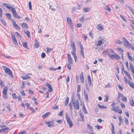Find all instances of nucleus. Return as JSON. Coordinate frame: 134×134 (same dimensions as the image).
<instances>
[{"label": "nucleus", "mask_w": 134, "mask_h": 134, "mask_svg": "<svg viewBox=\"0 0 134 134\" xmlns=\"http://www.w3.org/2000/svg\"><path fill=\"white\" fill-rule=\"evenodd\" d=\"M21 26L23 28H27L28 27L27 24L24 23H23L22 24Z\"/></svg>", "instance_id": "nucleus-31"}, {"label": "nucleus", "mask_w": 134, "mask_h": 134, "mask_svg": "<svg viewBox=\"0 0 134 134\" xmlns=\"http://www.w3.org/2000/svg\"><path fill=\"white\" fill-rule=\"evenodd\" d=\"M84 96L87 102H88V95L85 92H84Z\"/></svg>", "instance_id": "nucleus-24"}, {"label": "nucleus", "mask_w": 134, "mask_h": 134, "mask_svg": "<svg viewBox=\"0 0 134 134\" xmlns=\"http://www.w3.org/2000/svg\"><path fill=\"white\" fill-rule=\"evenodd\" d=\"M45 124L48 125L47 126L49 127H50L53 126V122L52 121H45Z\"/></svg>", "instance_id": "nucleus-10"}, {"label": "nucleus", "mask_w": 134, "mask_h": 134, "mask_svg": "<svg viewBox=\"0 0 134 134\" xmlns=\"http://www.w3.org/2000/svg\"><path fill=\"white\" fill-rule=\"evenodd\" d=\"M73 105L75 109L79 110L80 108L79 101L78 99L76 100L75 103H74Z\"/></svg>", "instance_id": "nucleus-6"}, {"label": "nucleus", "mask_w": 134, "mask_h": 134, "mask_svg": "<svg viewBox=\"0 0 134 134\" xmlns=\"http://www.w3.org/2000/svg\"><path fill=\"white\" fill-rule=\"evenodd\" d=\"M129 47L130 48V47L131 48V49L134 51V46H133L132 44H130V46H129Z\"/></svg>", "instance_id": "nucleus-62"}, {"label": "nucleus", "mask_w": 134, "mask_h": 134, "mask_svg": "<svg viewBox=\"0 0 134 134\" xmlns=\"http://www.w3.org/2000/svg\"><path fill=\"white\" fill-rule=\"evenodd\" d=\"M120 17L122 19V20L125 22H126L127 21V20L122 15H120Z\"/></svg>", "instance_id": "nucleus-46"}, {"label": "nucleus", "mask_w": 134, "mask_h": 134, "mask_svg": "<svg viewBox=\"0 0 134 134\" xmlns=\"http://www.w3.org/2000/svg\"><path fill=\"white\" fill-rule=\"evenodd\" d=\"M127 54L129 59L131 62H133V59L132 57L129 55V52H127Z\"/></svg>", "instance_id": "nucleus-30"}, {"label": "nucleus", "mask_w": 134, "mask_h": 134, "mask_svg": "<svg viewBox=\"0 0 134 134\" xmlns=\"http://www.w3.org/2000/svg\"><path fill=\"white\" fill-rule=\"evenodd\" d=\"M108 56L112 60L116 59L117 60H118L120 59V57L118 54L116 53H114L113 54H108Z\"/></svg>", "instance_id": "nucleus-2"}, {"label": "nucleus", "mask_w": 134, "mask_h": 134, "mask_svg": "<svg viewBox=\"0 0 134 134\" xmlns=\"http://www.w3.org/2000/svg\"><path fill=\"white\" fill-rule=\"evenodd\" d=\"M1 127L2 128V129H1L2 130V132H3L9 129V128L8 127L6 126H1Z\"/></svg>", "instance_id": "nucleus-14"}, {"label": "nucleus", "mask_w": 134, "mask_h": 134, "mask_svg": "<svg viewBox=\"0 0 134 134\" xmlns=\"http://www.w3.org/2000/svg\"><path fill=\"white\" fill-rule=\"evenodd\" d=\"M21 78L23 79V80H26L27 79H30V77L28 75H24L22 76L21 77Z\"/></svg>", "instance_id": "nucleus-19"}, {"label": "nucleus", "mask_w": 134, "mask_h": 134, "mask_svg": "<svg viewBox=\"0 0 134 134\" xmlns=\"http://www.w3.org/2000/svg\"><path fill=\"white\" fill-rule=\"evenodd\" d=\"M116 104V103H113L111 104V106L112 107L111 110L113 111H114L115 112H117L118 110L119 109L118 107L116 106H115V105Z\"/></svg>", "instance_id": "nucleus-7"}, {"label": "nucleus", "mask_w": 134, "mask_h": 134, "mask_svg": "<svg viewBox=\"0 0 134 134\" xmlns=\"http://www.w3.org/2000/svg\"><path fill=\"white\" fill-rule=\"evenodd\" d=\"M109 99V96L108 95H106L105 96V98L104 100V102H107L108 101Z\"/></svg>", "instance_id": "nucleus-45"}, {"label": "nucleus", "mask_w": 134, "mask_h": 134, "mask_svg": "<svg viewBox=\"0 0 134 134\" xmlns=\"http://www.w3.org/2000/svg\"><path fill=\"white\" fill-rule=\"evenodd\" d=\"M104 9L109 12H111V9L109 7L108 5H106L105 6Z\"/></svg>", "instance_id": "nucleus-36"}, {"label": "nucleus", "mask_w": 134, "mask_h": 134, "mask_svg": "<svg viewBox=\"0 0 134 134\" xmlns=\"http://www.w3.org/2000/svg\"><path fill=\"white\" fill-rule=\"evenodd\" d=\"M3 98L4 99H7L8 97L7 94H3Z\"/></svg>", "instance_id": "nucleus-58"}, {"label": "nucleus", "mask_w": 134, "mask_h": 134, "mask_svg": "<svg viewBox=\"0 0 134 134\" xmlns=\"http://www.w3.org/2000/svg\"><path fill=\"white\" fill-rule=\"evenodd\" d=\"M111 87V85L109 83H108V84L107 85H105V87L106 88L107 87Z\"/></svg>", "instance_id": "nucleus-55"}, {"label": "nucleus", "mask_w": 134, "mask_h": 134, "mask_svg": "<svg viewBox=\"0 0 134 134\" xmlns=\"http://www.w3.org/2000/svg\"><path fill=\"white\" fill-rule=\"evenodd\" d=\"M118 118L119 120V126H120L123 120L122 118L120 116L118 117Z\"/></svg>", "instance_id": "nucleus-27"}, {"label": "nucleus", "mask_w": 134, "mask_h": 134, "mask_svg": "<svg viewBox=\"0 0 134 134\" xmlns=\"http://www.w3.org/2000/svg\"><path fill=\"white\" fill-rule=\"evenodd\" d=\"M102 43V42L101 40H99L98 41L96 44L97 46H99L101 45Z\"/></svg>", "instance_id": "nucleus-40"}, {"label": "nucleus", "mask_w": 134, "mask_h": 134, "mask_svg": "<svg viewBox=\"0 0 134 134\" xmlns=\"http://www.w3.org/2000/svg\"><path fill=\"white\" fill-rule=\"evenodd\" d=\"M2 67L4 70L5 73L8 74L11 77H13L12 71L9 68L5 66H2Z\"/></svg>", "instance_id": "nucleus-1"}, {"label": "nucleus", "mask_w": 134, "mask_h": 134, "mask_svg": "<svg viewBox=\"0 0 134 134\" xmlns=\"http://www.w3.org/2000/svg\"><path fill=\"white\" fill-rule=\"evenodd\" d=\"M24 32L25 34H26L28 38H30V32L29 31L27 30L26 31H25Z\"/></svg>", "instance_id": "nucleus-26"}, {"label": "nucleus", "mask_w": 134, "mask_h": 134, "mask_svg": "<svg viewBox=\"0 0 134 134\" xmlns=\"http://www.w3.org/2000/svg\"><path fill=\"white\" fill-rule=\"evenodd\" d=\"M79 115L81 118V121L84 122V115L82 113H79Z\"/></svg>", "instance_id": "nucleus-21"}, {"label": "nucleus", "mask_w": 134, "mask_h": 134, "mask_svg": "<svg viewBox=\"0 0 134 134\" xmlns=\"http://www.w3.org/2000/svg\"><path fill=\"white\" fill-rule=\"evenodd\" d=\"M107 53H108V54H110V53H114V51L112 49H107Z\"/></svg>", "instance_id": "nucleus-28"}, {"label": "nucleus", "mask_w": 134, "mask_h": 134, "mask_svg": "<svg viewBox=\"0 0 134 134\" xmlns=\"http://www.w3.org/2000/svg\"><path fill=\"white\" fill-rule=\"evenodd\" d=\"M124 96L123 94L122 93H118V98H120L121 97V98H122Z\"/></svg>", "instance_id": "nucleus-41"}, {"label": "nucleus", "mask_w": 134, "mask_h": 134, "mask_svg": "<svg viewBox=\"0 0 134 134\" xmlns=\"http://www.w3.org/2000/svg\"><path fill=\"white\" fill-rule=\"evenodd\" d=\"M81 91V85H78L77 87V92H80Z\"/></svg>", "instance_id": "nucleus-50"}, {"label": "nucleus", "mask_w": 134, "mask_h": 134, "mask_svg": "<svg viewBox=\"0 0 134 134\" xmlns=\"http://www.w3.org/2000/svg\"><path fill=\"white\" fill-rule=\"evenodd\" d=\"M35 42L34 44V46L36 48H38L39 47V43L37 40L36 38L35 40Z\"/></svg>", "instance_id": "nucleus-17"}, {"label": "nucleus", "mask_w": 134, "mask_h": 134, "mask_svg": "<svg viewBox=\"0 0 134 134\" xmlns=\"http://www.w3.org/2000/svg\"><path fill=\"white\" fill-rule=\"evenodd\" d=\"M98 105L99 107L101 109H107V107H106L103 105H101L99 104H98Z\"/></svg>", "instance_id": "nucleus-37"}, {"label": "nucleus", "mask_w": 134, "mask_h": 134, "mask_svg": "<svg viewBox=\"0 0 134 134\" xmlns=\"http://www.w3.org/2000/svg\"><path fill=\"white\" fill-rule=\"evenodd\" d=\"M80 79L81 82L83 83H84V77L83 76V73L82 72L80 76Z\"/></svg>", "instance_id": "nucleus-15"}, {"label": "nucleus", "mask_w": 134, "mask_h": 134, "mask_svg": "<svg viewBox=\"0 0 134 134\" xmlns=\"http://www.w3.org/2000/svg\"><path fill=\"white\" fill-rule=\"evenodd\" d=\"M82 110L84 114H85L87 113V110L84 104L83 105Z\"/></svg>", "instance_id": "nucleus-35"}, {"label": "nucleus", "mask_w": 134, "mask_h": 134, "mask_svg": "<svg viewBox=\"0 0 134 134\" xmlns=\"http://www.w3.org/2000/svg\"><path fill=\"white\" fill-rule=\"evenodd\" d=\"M82 25L81 23H77L76 24V26L77 28H79L81 27Z\"/></svg>", "instance_id": "nucleus-56"}, {"label": "nucleus", "mask_w": 134, "mask_h": 134, "mask_svg": "<svg viewBox=\"0 0 134 134\" xmlns=\"http://www.w3.org/2000/svg\"><path fill=\"white\" fill-rule=\"evenodd\" d=\"M124 78L125 83H128V82H129V81H129L127 80V79L125 77H124Z\"/></svg>", "instance_id": "nucleus-52"}, {"label": "nucleus", "mask_w": 134, "mask_h": 134, "mask_svg": "<svg viewBox=\"0 0 134 134\" xmlns=\"http://www.w3.org/2000/svg\"><path fill=\"white\" fill-rule=\"evenodd\" d=\"M91 10V8L89 7L85 8L83 9L84 12L85 13L88 12Z\"/></svg>", "instance_id": "nucleus-25"}, {"label": "nucleus", "mask_w": 134, "mask_h": 134, "mask_svg": "<svg viewBox=\"0 0 134 134\" xmlns=\"http://www.w3.org/2000/svg\"><path fill=\"white\" fill-rule=\"evenodd\" d=\"M72 43L71 44V46L72 47V51L71 53H76V47L75 43L74 42H72Z\"/></svg>", "instance_id": "nucleus-9"}, {"label": "nucleus", "mask_w": 134, "mask_h": 134, "mask_svg": "<svg viewBox=\"0 0 134 134\" xmlns=\"http://www.w3.org/2000/svg\"><path fill=\"white\" fill-rule=\"evenodd\" d=\"M8 90V88L7 87L5 86L3 88V94H7V90Z\"/></svg>", "instance_id": "nucleus-16"}, {"label": "nucleus", "mask_w": 134, "mask_h": 134, "mask_svg": "<svg viewBox=\"0 0 134 134\" xmlns=\"http://www.w3.org/2000/svg\"><path fill=\"white\" fill-rule=\"evenodd\" d=\"M80 21L82 23H83L84 21V16H82L79 19Z\"/></svg>", "instance_id": "nucleus-43"}, {"label": "nucleus", "mask_w": 134, "mask_h": 134, "mask_svg": "<svg viewBox=\"0 0 134 134\" xmlns=\"http://www.w3.org/2000/svg\"><path fill=\"white\" fill-rule=\"evenodd\" d=\"M30 110L31 111L32 113H33L35 111V110L33 108L31 107H29Z\"/></svg>", "instance_id": "nucleus-57"}, {"label": "nucleus", "mask_w": 134, "mask_h": 134, "mask_svg": "<svg viewBox=\"0 0 134 134\" xmlns=\"http://www.w3.org/2000/svg\"><path fill=\"white\" fill-rule=\"evenodd\" d=\"M69 97H67L65 101L64 102V104L65 106L67 105L69 103Z\"/></svg>", "instance_id": "nucleus-33"}, {"label": "nucleus", "mask_w": 134, "mask_h": 134, "mask_svg": "<svg viewBox=\"0 0 134 134\" xmlns=\"http://www.w3.org/2000/svg\"><path fill=\"white\" fill-rule=\"evenodd\" d=\"M12 95L13 99H15L17 98V97L15 93H12Z\"/></svg>", "instance_id": "nucleus-44"}, {"label": "nucleus", "mask_w": 134, "mask_h": 134, "mask_svg": "<svg viewBox=\"0 0 134 134\" xmlns=\"http://www.w3.org/2000/svg\"><path fill=\"white\" fill-rule=\"evenodd\" d=\"M117 49L118 51L122 53H123L124 52L123 49L121 48L118 47L117 48Z\"/></svg>", "instance_id": "nucleus-51"}, {"label": "nucleus", "mask_w": 134, "mask_h": 134, "mask_svg": "<svg viewBox=\"0 0 134 134\" xmlns=\"http://www.w3.org/2000/svg\"><path fill=\"white\" fill-rule=\"evenodd\" d=\"M47 53H49L51 52L52 49L51 48H47Z\"/></svg>", "instance_id": "nucleus-47"}, {"label": "nucleus", "mask_w": 134, "mask_h": 134, "mask_svg": "<svg viewBox=\"0 0 134 134\" xmlns=\"http://www.w3.org/2000/svg\"><path fill=\"white\" fill-rule=\"evenodd\" d=\"M45 56H46V54H45V53L44 52L42 53L41 55V57L42 58H44L45 57Z\"/></svg>", "instance_id": "nucleus-63"}, {"label": "nucleus", "mask_w": 134, "mask_h": 134, "mask_svg": "<svg viewBox=\"0 0 134 134\" xmlns=\"http://www.w3.org/2000/svg\"><path fill=\"white\" fill-rule=\"evenodd\" d=\"M11 37L12 38V40L13 41V43L15 45L17 46L18 44L17 43V41L15 37V35L13 34H11Z\"/></svg>", "instance_id": "nucleus-8"}, {"label": "nucleus", "mask_w": 134, "mask_h": 134, "mask_svg": "<svg viewBox=\"0 0 134 134\" xmlns=\"http://www.w3.org/2000/svg\"><path fill=\"white\" fill-rule=\"evenodd\" d=\"M65 115L67 121L69 125V127L71 128L72 126L73 125L72 121L69 117V116L67 115V113H65Z\"/></svg>", "instance_id": "nucleus-3"}, {"label": "nucleus", "mask_w": 134, "mask_h": 134, "mask_svg": "<svg viewBox=\"0 0 134 134\" xmlns=\"http://www.w3.org/2000/svg\"><path fill=\"white\" fill-rule=\"evenodd\" d=\"M45 85L48 87L49 88L48 91L49 92H51L52 91V89L51 85L47 82H46L45 83Z\"/></svg>", "instance_id": "nucleus-13"}, {"label": "nucleus", "mask_w": 134, "mask_h": 134, "mask_svg": "<svg viewBox=\"0 0 134 134\" xmlns=\"http://www.w3.org/2000/svg\"><path fill=\"white\" fill-rule=\"evenodd\" d=\"M50 113L49 112H47L43 114L42 116V117L44 118H45L47 117L49 115H50Z\"/></svg>", "instance_id": "nucleus-23"}, {"label": "nucleus", "mask_w": 134, "mask_h": 134, "mask_svg": "<svg viewBox=\"0 0 134 134\" xmlns=\"http://www.w3.org/2000/svg\"><path fill=\"white\" fill-rule=\"evenodd\" d=\"M3 14L2 9V8H0V18L2 17Z\"/></svg>", "instance_id": "nucleus-48"}, {"label": "nucleus", "mask_w": 134, "mask_h": 134, "mask_svg": "<svg viewBox=\"0 0 134 134\" xmlns=\"http://www.w3.org/2000/svg\"><path fill=\"white\" fill-rule=\"evenodd\" d=\"M67 58L70 64H72V58L71 57L70 54H67Z\"/></svg>", "instance_id": "nucleus-11"}, {"label": "nucleus", "mask_w": 134, "mask_h": 134, "mask_svg": "<svg viewBox=\"0 0 134 134\" xmlns=\"http://www.w3.org/2000/svg\"><path fill=\"white\" fill-rule=\"evenodd\" d=\"M122 42L121 41L118 39H117L116 40L115 42V43H116L118 44H121V43Z\"/></svg>", "instance_id": "nucleus-39"}, {"label": "nucleus", "mask_w": 134, "mask_h": 134, "mask_svg": "<svg viewBox=\"0 0 134 134\" xmlns=\"http://www.w3.org/2000/svg\"><path fill=\"white\" fill-rule=\"evenodd\" d=\"M29 9L30 10H32V5L31 4V2L30 1L29 2Z\"/></svg>", "instance_id": "nucleus-53"}, {"label": "nucleus", "mask_w": 134, "mask_h": 134, "mask_svg": "<svg viewBox=\"0 0 134 134\" xmlns=\"http://www.w3.org/2000/svg\"><path fill=\"white\" fill-rule=\"evenodd\" d=\"M126 7H128V8L130 10L131 13L134 10H133L131 7L129 6H127V5H126Z\"/></svg>", "instance_id": "nucleus-49"}, {"label": "nucleus", "mask_w": 134, "mask_h": 134, "mask_svg": "<svg viewBox=\"0 0 134 134\" xmlns=\"http://www.w3.org/2000/svg\"><path fill=\"white\" fill-rule=\"evenodd\" d=\"M67 67L68 69L69 70H70L71 69V66L70 65V64H68L67 65Z\"/></svg>", "instance_id": "nucleus-61"}, {"label": "nucleus", "mask_w": 134, "mask_h": 134, "mask_svg": "<svg viewBox=\"0 0 134 134\" xmlns=\"http://www.w3.org/2000/svg\"><path fill=\"white\" fill-rule=\"evenodd\" d=\"M128 84L130 86L134 89V83H133L130 81H129Z\"/></svg>", "instance_id": "nucleus-34"}, {"label": "nucleus", "mask_w": 134, "mask_h": 134, "mask_svg": "<svg viewBox=\"0 0 134 134\" xmlns=\"http://www.w3.org/2000/svg\"><path fill=\"white\" fill-rule=\"evenodd\" d=\"M76 53H71L72 54V55L73 57L74 58H77V56L76 54Z\"/></svg>", "instance_id": "nucleus-59"}, {"label": "nucleus", "mask_w": 134, "mask_h": 134, "mask_svg": "<svg viewBox=\"0 0 134 134\" xmlns=\"http://www.w3.org/2000/svg\"><path fill=\"white\" fill-rule=\"evenodd\" d=\"M5 14L7 16V17L9 19H10L11 17V16L10 14L9 13H6Z\"/></svg>", "instance_id": "nucleus-42"}, {"label": "nucleus", "mask_w": 134, "mask_h": 134, "mask_svg": "<svg viewBox=\"0 0 134 134\" xmlns=\"http://www.w3.org/2000/svg\"><path fill=\"white\" fill-rule=\"evenodd\" d=\"M87 79L88 80V82L89 85L90 86L92 85V81L91 80V78L90 76V75H88L87 77Z\"/></svg>", "instance_id": "nucleus-18"}, {"label": "nucleus", "mask_w": 134, "mask_h": 134, "mask_svg": "<svg viewBox=\"0 0 134 134\" xmlns=\"http://www.w3.org/2000/svg\"><path fill=\"white\" fill-rule=\"evenodd\" d=\"M26 132L25 131H24L21 132H19L17 133V134H25Z\"/></svg>", "instance_id": "nucleus-64"}, {"label": "nucleus", "mask_w": 134, "mask_h": 134, "mask_svg": "<svg viewBox=\"0 0 134 134\" xmlns=\"http://www.w3.org/2000/svg\"><path fill=\"white\" fill-rule=\"evenodd\" d=\"M130 104L132 107L134 106V102L132 98L130 100Z\"/></svg>", "instance_id": "nucleus-29"}, {"label": "nucleus", "mask_w": 134, "mask_h": 134, "mask_svg": "<svg viewBox=\"0 0 134 134\" xmlns=\"http://www.w3.org/2000/svg\"><path fill=\"white\" fill-rule=\"evenodd\" d=\"M121 99H122L123 101L127 102V99L126 97L124 96V97L122 98H121Z\"/></svg>", "instance_id": "nucleus-60"}, {"label": "nucleus", "mask_w": 134, "mask_h": 134, "mask_svg": "<svg viewBox=\"0 0 134 134\" xmlns=\"http://www.w3.org/2000/svg\"><path fill=\"white\" fill-rule=\"evenodd\" d=\"M87 126L90 130H93V128L92 126H91L90 124H87Z\"/></svg>", "instance_id": "nucleus-38"}, {"label": "nucleus", "mask_w": 134, "mask_h": 134, "mask_svg": "<svg viewBox=\"0 0 134 134\" xmlns=\"http://www.w3.org/2000/svg\"><path fill=\"white\" fill-rule=\"evenodd\" d=\"M76 81L78 83L79 81V77L78 75H76Z\"/></svg>", "instance_id": "nucleus-54"}, {"label": "nucleus", "mask_w": 134, "mask_h": 134, "mask_svg": "<svg viewBox=\"0 0 134 134\" xmlns=\"http://www.w3.org/2000/svg\"><path fill=\"white\" fill-rule=\"evenodd\" d=\"M3 5L5 7L10 10L12 8L11 5L7 3H3Z\"/></svg>", "instance_id": "nucleus-12"}, {"label": "nucleus", "mask_w": 134, "mask_h": 134, "mask_svg": "<svg viewBox=\"0 0 134 134\" xmlns=\"http://www.w3.org/2000/svg\"><path fill=\"white\" fill-rule=\"evenodd\" d=\"M66 20L67 23L70 28L72 29L73 28V25L72 23V21L71 19L69 17H67L66 18Z\"/></svg>", "instance_id": "nucleus-5"}, {"label": "nucleus", "mask_w": 134, "mask_h": 134, "mask_svg": "<svg viewBox=\"0 0 134 134\" xmlns=\"http://www.w3.org/2000/svg\"><path fill=\"white\" fill-rule=\"evenodd\" d=\"M22 44L23 47H24V48L28 49V46H27V43L26 42H25L24 43H22Z\"/></svg>", "instance_id": "nucleus-32"}, {"label": "nucleus", "mask_w": 134, "mask_h": 134, "mask_svg": "<svg viewBox=\"0 0 134 134\" xmlns=\"http://www.w3.org/2000/svg\"><path fill=\"white\" fill-rule=\"evenodd\" d=\"M97 28L100 31H102L103 30L102 26L100 24H99L97 25Z\"/></svg>", "instance_id": "nucleus-20"}, {"label": "nucleus", "mask_w": 134, "mask_h": 134, "mask_svg": "<svg viewBox=\"0 0 134 134\" xmlns=\"http://www.w3.org/2000/svg\"><path fill=\"white\" fill-rule=\"evenodd\" d=\"M122 40L123 41V42L124 43V45L127 47L128 48H129V46L131 44L124 37H122Z\"/></svg>", "instance_id": "nucleus-4"}, {"label": "nucleus", "mask_w": 134, "mask_h": 134, "mask_svg": "<svg viewBox=\"0 0 134 134\" xmlns=\"http://www.w3.org/2000/svg\"><path fill=\"white\" fill-rule=\"evenodd\" d=\"M10 10L12 11L13 16H15V15H16L17 13L16 12L15 9L14 8H12V9H11Z\"/></svg>", "instance_id": "nucleus-22"}]
</instances>
